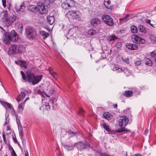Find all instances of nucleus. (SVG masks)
I'll return each instance as SVG.
<instances>
[{
  "label": "nucleus",
  "mask_w": 156,
  "mask_h": 156,
  "mask_svg": "<svg viewBox=\"0 0 156 156\" xmlns=\"http://www.w3.org/2000/svg\"><path fill=\"white\" fill-rule=\"evenodd\" d=\"M2 105L6 108H8L11 112L12 114H14V113L15 112L14 110L12 105L8 103L7 102H4L2 103Z\"/></svg>",
  "instance_id": "nucleus-13"
},
{
  "label": "nucleus",
  "mask_w": 156,
  "mask_h": 156,
  "mask_svg": "<svg viewBox=\"0 0 156 156\" xmlns=\"http://www.w3.org/2000/svg\"><path fill=\"white\" fill-rule=\"evenodd\" d=\"M26 34L27 37L32 39H34L36 36V31L32 27H27L26 30Z\"/></svg>",
  "instance_id": "nucleus-6"
},
{
  "label": "nucleus",
  "mask_w": 156,
  "mask_h": 156,
  "mask_svg": "<svg viewBox=\"0 0 156 156\" xmlns=\"http://www.w3.org/2000/svg\"><path fill=\"white\" fill-rule=\"evenodd\" d=\"M40 35L42 36L44 39L48 37L49 35V33L43 30L40 31Z\"/></svg>",
  "instance_id": "nucleus-28"
},
{
  "label": "nucleus",
  "mask_w": 156,
  "mask_h": 156,
  "mask_svg": "<svg viewBox=\"0 0 156 156\" xmlns=\"http://www.w3.org/2000/svg\"><path fill=\"white\" fill-rule=\"evenodd\" d=\"M28 10L32 12L38 11V7L34 5H29L27 8Z\"/></svg>",
  "instance_id": "nucleus-20"
},
{
  "label": "nucleus",
  "mask_w": 156,
  "mask_h": 156,
  "mask_svg": "<svg viewBox=\"0 0 156 156\" xmlns=\"http://www.w3.org/2000/svg\"><path fill=\"white\" fill-rule=\"evenodd\" d=\"M83 112L84 110L83 109H80L79 112L80 114H82V113H83Z\"/></svg>",
  "instance_id": "nucleus-55"
},
{
  "label": "nucleus",
  "mask_w": 156,
  "mask_h": 156,
  "mask_svg": "<svg viewBox=\"0 0 156 156\" xmlns=\"http://www.w3.org/2000/svg\"><path fill=\"white\" fill-rule=\"evenodd\" d=\"M42 108L44 109V111L45 110L48 111L50 109V106L48 103L46 102L40 108V110H41Z\"/></svg>",
  "instance_id": "nucleus-19"
},
{
  "label": "nucleus",
  "mask_w": 156,
  "mask_h": 156,
  "mask_svg": "<svg viewBox=\"0 0 156 156\" xmlns=\"http://www.w3.org/2000/svg\"><path fill=\"white\" fill-rule=\"evenodd\" d=\"M66 1L69 7L74 6L75 4V2L73 0H66Z\"/></svg>",
  "instance_id": "nucleus-32"
},
{
  "label": "nucleus",
  "mask_w": 156,
  "mask_h": 156,
  "mask_svg": "<svg viewBox=\"0 0 156 156\" xmlns=\"http://www.w3.org/2000/svg\"><path fill=\"white\" fill-rule=\"evenodd\" d=\"M108 133L111 134H115L116 132L115 131L111 130L110 129V130L109 132H108Z\"/></svg>",
  "instance_id": "nucleus-51"
},
{
  "label": "nucleus",
  "mask_w": 156,
  "mask_h": 156,
  "mask_svg": "<svg viewBox=\"0 0 156 156\" xmlns=\"http://www.w3.org/2000/svg\"><path fill=\"white\" fill-rule=\"evenodd\" d=\"M78 150H81L89 146L88 144L86 142H78L76 144Z\"/></svg>",
  "instance_id": "nucleus-10"
},
{
  "label": "nucleus",
  "mask_w": 156,
  "mask_h": 156,
  "mask_svg": "<svg viewBox=\"0 0 156 156\" xmlns=\"http://www.w3.org/2000/svg\"><path fill=\"white\" fill-rule=\"evenodd\" d=\"M25 103L24 102H22L20 104H19L18 107V110L19 112H21L24 109Z\"/></svg>",
  "instance_id": "nucleus-26"
},
{
  "label": "nucleus",
  "mask_w": 156,
  "mask_h": 156,
  "mask_svg": "<svg viewBox=\"0 0 156 156\" xmlns=\"http://www.w3.org/2000/svg\"><path fill=\"white\" fill-rule=\"evenodd\" d=\"M25 6L24 3H23L20 6V8H18L16 7L15 8L16 12L20 13L23 12L25 9Z\"/></svg>",
  "instance_id": "nucleus-21"
},
{
  "label": "nucleus",
  "mask_w": 156,
  "mask_h": 156,
  "mask_svg": "<svg viewBox=\"0 0 156 156\" xmlns=\"http://www.w3.org/2000/svg\"><path fill=\"white\" fill-rule=\"evenodd\" d=\"M12 156H17L15 152L14 151L13 149L12 151Z\"/></svg>",
  "instance_id": "nucleus-52"
},
{
  "label": "nucleus",
  "mask_w": 156,
  "mask_h": 156,
  "mask_svg": "<svg viewBox=\"0 0 156 156\" xmlns=\"http://www.w3.org/2000/svg\"><path fill=\"white\" fill-rule=\"evenodd\" d=\"M47 22L50 25H52L55 21L54 17L53 16H48L47 18Z\"/></svg>",
  "instance_id": "nucleus-23"
},
{
  "label": "nucleus",
  "mask_w": 156,
  "mask_h": 156,
  "mask_svg": "<svg viewBox=\"0 0 156 156\" xmlns=\"http://www.w3.org/2000/svg\"><path fill=\"white\" fill-rule=\"evenodd\" d=\"M9 122V119L7 118L5 119V122L4 124L5 127L6 125H8V123Z\"/></svg>",
  "instance_id": "nucleus-48"
},
{
  "label": "nucleus",
  "mask_w": 156,
  "mask_h": 156,
  "mask_svg": "<svg viewBox=\"0 0 156 156\" xmlns=\"http://www.w3.org/2000/svg\"><path fill=\"white\" fill-rule=\"evenodd\" d=\"M20 65L21 67L24 68H26L27 64L25 62L21 61L20 62Z\"/></svg>",
  "instance_id": "nucleus-42"
},
{
  "label": "nucleus",
  "mask_w": 156,
  "mask_h": 156,
  "mask_svg": "<svg viewBox=\"0 0 156 156\" xmlns=\"http://www.w3.org/2000/svg\"><path fill=\"white\" fill-rule=\"evenodd\" d=\"M131 31V32L134 34L136 33L137 32V27L134 25H133L130 27Z\"/></svg>",
  "instance_id": "nucleus-37"
},
{
  "label": "nucleus",
  "mask_w": 156,
  "mask_h": 156,
  "mask_svg": "<svg viewBox=\"0 0 156 156\" xmlns=\"http://www.w3.org/2000/svg\"><path fill=\"white\" fill-rule=\"evenodd\" d=\"M117 105L116 104L115 105H114V108H116L117 107Z\"/></svg>",
  "instance_id": "nucleus-64"
},
{
  "label": "nucleus",
  "mask_w": 156,
  "mask_h": 156,
  "mask_svg": "<svg viewBox=\"0 0 156 156\" xmlns=\"http://www.w3.org/2000/svg\"><path fill=\"white\" fill-rule=\"evenodd\" d=\"M37 92L38 94H40L43 97L46 96L47 97H49L53 93V91L51 90L49 92V94H46L44 91H41L40 90H38Z\"/></svg>",
  "instance_id": "nucleus-17"
},
{
  "label": "nucleus",
  "mask_w": 156,
  "mask_h": 156,
  "mask_svg": "<svg viewBox=\"0 0 156 156\" xmlns=\"http://www.w3.org/2000/svg\"><path fill=\"white\" fill-rule=\"evenodd\" d=\"M21 74L22 75L23 80L25 81H27L26 77L25 76V74L22 71H21Z\"/></svg>",
  "instance_id": "nucleus-44"
},
{
  "label": "nucleus",
  "mask_w": 156,
  "mask_h": 156,
  "mask_svg": "<svg viewBox=\"0 0 156 156\" xmlns=\"http://www.w3.org/2000/svg\"><path fill=\"white\" fill-rule=\"evenodd\" d=\"M124 62L126 63H128L129 62V60L128 59H122Z\"/></svg>",
  "instance_id": "nucleus-53"
},
{
  "label": "nucleus",
  "mask_w": 156,
  "mask_h": 156,
  "mask_svg": "<svg viewBox=\"0 0 156 156\" xmlns=\"http://www.w3.org/2000/svg\"><path fill=\"white\" fill-rule=\"evenodd\" d=\"M135 64L136 66H140L141 64V62L140 60L135 62Z\"/></svg>",
  "instance_id": "nucleus-45"
},
{
  "label": "nucleus",
  "mask_w": 156,
  "mask_h": 156,
  "mask_svg": "<svg viewBox=\"0 0 156 156\" xmlns=\"http://www.w3.org/2000/svg\"><path fill=\"white\" fill-rule=\"evenodd\" d=\"M37 5L38 7V11L40 14H45L48 12L47 6H45L42 2H38L37 3Z\"/></svg>",
  "instance_id": "nucleus-7"
},
{
  "label": "nucleus",
  "mask_w": 156,
  "mask_h": 156,
  "mask_svg": "<svg viewBox=\"0 0 156 156\" xmlns=\"http://www.w3.org/2000/svg\"><path fill=\"white\" fill-rule=\"evenodd\" d=\"M133 156H142V155L140 154H135Z\"/></svg>",
  "instance_id": "nucleus-60"
},
{
  "label": "nucleus",
  "mask_w": 156,
  "mask_h": 156,
  "mask_svg": "<svg viewBox=\"0 0 156 156\" xmlns=\"http://www.w3.org/2000/svg\"><path fill=\"white\" fill-rule=\"evenodd\" d=\"M118 38L115 35H112L109 36H108L107 39L108 40L110 41L114 42V41L117 39Z\"/></svg>",
  "instance_id": "nucleus-29"
},
{
  "label": "nucleus",
  "mask_w": 156,
  "mask_h": 156,
  "mask_svg": "<svg viewBox=\"0 0 156 156\" xmlns=\"http://www.w3.org/2000/svg\"><path fill=\"white\" fill-rule=\"evenodd\" d=\"M6 0H2V3L3 6L4 8L6 7Z\"/></svg>",
  "instance_id": "nucleus-47"
},
{
  "label": "nucleus",
  "mask_w": 156,
  "mask_h": 156,
  "mask_svg": "<svg viewBox=\"0 0 156 156\" xmlns=\"http://www.w3.org/2000/svg\"><path fill=\"white\" fill-rule=\"evenodd\" d=\"M146 64L149 66H151L152 64V61L148 58H146L145 59Z\"/></svg>",
  "instance_id": "nucleus-40"
},
{
  "label": "nucleus",
  "mask_w": 156,
  "mask_h": 156,
  "mask_svg": "<svg viewBox=\"0 0 156 156\" xmlns=\"http://www.w3.org/2000/svg\"><path fill=\"white\" fill-rule=\"evenodd\" d=\"M129 17V15L128 14L126 15L124 17L120 19V20H126L127 18Z\"/></svg>",
  "instance_id": "nucleus-46"
},
{
  "label": "nucleus",
  "mask_w": 156,
  "mask_h": 156,
  "mask_svg": "<svg viewBox=\"0 0 156 156\" xmlns=\"http://www.w3.org/2000/svg\"><path fill=\"white\" fill-rule=\"evenodd\" d=\"M150 21H151L150 20L146 19V22L147 23H149L150 24Z\"/></svg>",
  "instance_id": "nucleus-56"
},
{
  "label": "nucleus",
  "mask_w": 156,
  "mask_h": 156,
  "mask_svg": "<svg viewBox=\"0 0 156 156\" xmlns=\"http://www.w3.org/2000/svg\"><path fill=\"white\" fill-rule=\"evenodd\" d=\"M102 19L103 22L106 25L109 26H112L114 22L112 18L107 14H104L102 16Z\"/></svg>",
  "instance_id": "nucleus-5"
},
{
  "label": "nucleus",
  "mask_w": 156,
  "mask_h": 156,
  "mask_svg": "<svg viewBox=\"0 0 156 156\" xmlns=\"http://www.w3.org/2000/svg\"><path fill=\"white\" fill-rule=\"evenodd\" d=\"M97 33L95 30L91 29L89 30L87 32V34L88 35L91 36H93Z\"/></svg>",
  "instance_id": "nucleus-35"
},
{
  "label": "nucleus",
  "mask_w": 156,
  "mask_h": 156,
  "mask_svg": "<svg viewBox=\"0 0 156 156\" xmlns=\"http://www.w3.org/2000/svg\"><path fill=\"white\" fill-rule=\"evenodd\" d=\"M25 51V49L24 47L22 45H19L17 47V53H23Z\"/></svg>",
  "instance_id": "nucleus-24"
},
{
  "label": "nucleus",
  "mask_w": 156,
  "mask_h": 156,
  "mask_svg": "<svg viewBox=\"0 0 156 156\" xmlns=\"http://www.w3.org/2000/svg\"><path fill=\"white\" fill-rule=\"evenodd\" d=\"M139 31L142 34H144L147 32V30L143 26L140 25L138 27Z\"/></svg>",
  "instance_id": "nucleus-33"
},
{
  "label": "nucleus",
  "mask_w": 156,
  "mask_h": 156,
  "mask_svg": "<svg viewBox=\"0 0 156 156\" xmlns=\"http://www.w3.org/2000/svg\"><path fill=\"white\" fill-rule=\"evenodd\" d=\"M121 127V128L115 130V131L116 132V133H121V132H125V131H129V130H128V129H127L126 128H125L124 127Z\"/></svg>",
  "instance_id": "nucleus-38"
},
{
  "label": "nucleus",
  "mask_w": 156,
  "mask_h": 156,
  "mask_svg": "<svg viewBox=\"0 0 156 156\" xmlns=\"http://www.w3.org/2000/svg\"><path fill=\"white\" fill-rule=\"evenodd\" d=\"M100 156H108V155L102 153L101 154Z\"/></svg>",
  "instance_id": "nucleus-57"
},
{
  "label": "nucleus",
  "mask_w": 156,
  "mask_h": 156,
  "mask_svg": "<svg viewBox=\"0 0 156 156\" xmlns=\"http://www.w3.org/2000/svg\"><path fill=\"white\" fill-rule=\"evenodd\" d=\"M132 41L137 44H142L145 42L144 39L136 35H133L132 37Z\"/></svg>",
  "instance_id": "nucleus-8"
},
{
  "label": "nucleus",
  "mask_w": 156,
  "mask_h": 156,
  "mask_svg": "<svg viewBox=\"0 0 156 156\" xmlns=\"http://www.w3.org/2000/svg\"><path fill=\"white\" fill-rule=\"evenodd\" d=\"M67 16L70 21L75 20L76 21L81 20L80 13L77 11H70L67 13Z\"/></svg>",
  "instance_id": "nucleus-4"
},
{
  "label": "nucleus",
  "mask_w": 156,
  "mask_h": 156,
  "mask_svg": "<svg viewBox=\"0 0 156 156\" xmlns=\"http://www.w3.org/2000/svg\"><path fill=\"white\" fill-rule=\"evenodd\" d=\"M102 126L103 128L107 131L109 132L110 130V128L108 125L105 123H102Z\"/></svg>",
  "instance_id": "nucleus-39"
},
{
  "label": "nucleus",
  "mask_w": 156,
  "mask_h": 156,
  "mask_svg": "<svg viewBox=\"0 0 156 156\" xmlns=\"http://www.w3.org/2000/svg\"><path fill=\"white\" fill-rule=\"evenodd\" d=\"M62 146L67 151H69L73 149V145L72 144H63Z\"/></svg>",
  "instance_id": "nucleus-22"
},
{
  "label": "nucleus",
  "mask_w": 156,
  "mask_h": 156,
  "mask_svg": "<svg viewBox=\"0 0 156 156\" xmlns=\"http://www.w3.org/2000/svg\"><path fill=\"white\" fill-rule=\"evenodd\" d=\"M48 70H49V73H50L51 75L55 79H57L58 77L57 73L54 72L51 68H49Z\"/></svg>",
  "instance_id": "nucleus-27"
},
{
  "label": "nucleus",
  "mask_w": 156,
  "mask_h": 156,
  "mask_svg": "<svg viewBox=\"0 0 156 156\" xmlns=\"http://www.w3.org/2000/svg\"><path fill=\"white\" fill-rule=\"evenodd\" d=\"M77 28L76 27H73L72 28H71L69 30V34L72 36L75 33H76L77 30Z\"/></svg>",
  "instance_id": "nucleus-30"
},
{
  "label": "nucleus",
  "mask_w": 156,
  "mask_h": 156,
  "mask_svg": "<svg viewBox=\"0 0 156 156\" xmlns=\"http://www.w3.org/2000/svg\"><path fill=\"white\" fill-rule=\"evenodd\" d=\"M26 94L24 93L23 92H21L16 97V100L18 102H19L23 100Z\"/></svg>",
  "instance_id": "nucleus-18"
},
{
  "label": "nucleus",
  "mask_w": 156,
  "mask_h": 156,
  "mask_svg": "<svg viewBox=\"0 0 156 156\" xmlns=\"http://www.w3.org/2000/svg\"><path fill=\"white\" fill-rule=\"evenodd\" d=\"M16 26L17 27L19 31L21 33L23 30V24L22 22L19 21L15 23Z\"/></svg>",
  "instance_id": "nucleus-15"
},
{
  "label": "nucleus",
  "mask_w": 156,
  "mask_h": 156,
  "mask_svg": "<svg viewBox=\"0 0 156 156\" xmlns=\"http://www.w3.org/2000/svg\"><path fill=\"white\" fill-rule=\"evenodd\" d=\"M150 56L151 59L154 60L156 63V54L154 52H151L150 54Z\"/></svg>",
  "instance_id": "nucleus-41"
},
{
  "label": "nucleus",
  "mask_w": 156,
  "mask_h": 156,
  "mask_svg": "<svg viewBox=\"0 0 156 156\" xmlns=\"http://www.w3.org/2000/svg\"><path fill=\"white\" fill-rule=\"evenodd\" d=\"M111 2L110 0H104V4L105 7L107 9H110L111 8L110 5Z\"/></svg>",
  "instance_id": "nucleus-31"
},
{
  "label": "nucleus",
  "mask_w": 156,
  "mask_h": 156,
  "mask_svg": "<svg viewBox=\"0 0 156 156\" xmlns=\"http://www.w3.org/2000/svg\"><path fill=\"white\" fill-rule=\"evenodd\" d=\"M126 46L128 49L131 50H136L138 48L137 46L134 44L127 43Z\"/></svg>",
  "instance_id": "nucleus-16"
},
{
  "label": "nucleus",
  "mask_w": 156,
  "mask_h": 156,
  "mask_svg": "<svg viewBox=\"0 0 156 156\" xmlns=\"http://www.w3.org/2000/svg\"><path fill=\"white\" fill-rule=\"evenodd\" d=\"M27 74L28 82L32 83L33 85L38 83L41 81L42 77L41 75L35 76L31 71L27 72Z\"/></svg>",
  "instance_id": "nucleus-3"
},
{
  "label": "nucleus",
  "mask_w": 156,
  "mask_h": 156,
  "mask_svg": "<svg viewBox=\"0 0 156 156\" xmlns=\"http://www.w3.org/2000/svg\"><path fill=\"white\" fill-rule=\"evenodd\" d=\"M5 127H6V129L8 131H10L11 130V129L10 128V126L8 125H6Z\"/></svg>",
  "instance_id": "nucleus-49"
},
{
  "label": "nucleus",
  "mask_w": 156,
  "mask_h": 156,
  "mask_svg": "<svg viewBox=\"0 0 156 156\" xmlns=\"http://www.w3.org/2000/svg\"><path fill=\"white\" fill-rule=\"evenodd\" d=\"M126 73L124 72L125 75L126 76H129L130 75V73L129 72V71L128 70V69H127V70L126 71Z\"/></svg>",
  "instance_id": "nucleus-50"
},
{
  "label": "nucleus",
  "mask_w": 156,
  "mask_h": 156,
  "mask_svg": "<svg viewBox=\"0 0 156 156\" xmlns=\"http://www.w3.org/2000/svg\"><path fill=\"white\" fill-rule=\"evenodd\" d=\"M3 138L4 140L5 141V135L4 134L3 135Z\"/></svg>",
  "instance_id": "nucleus-62"
},
{
  "label": "nucleus",
  "mask_w": 156,
  "mask_h": 156,
  "mask_svg": "<svg viewBox=\"0 0 156 156\" xmlns=\"http://www.w3.org/2000/svg\"><path fill=\"white\" fill-rule=\"evenodd\" d=\"M16 16L14 15H12L8 17L7 12L4 11L0 14V19L2 20L6 26H9L16 20Z\"/></svg>",
  "instance_id": "nucleus-1"
},
{
  "label": "nucleus",
  "mask_w": 156,
  "mask_h": 156,
  "mask_svg": "<svg viewBox=\"0 0 156 156\" xmlns=\"http://www.w3.org/2000/svg\"><path fill=\"white\" fill-rule=\"evenodd\" d=\"M18 39V36L15 31L13 30L10 34H7L3 36V41L5 44L9 43L11 41H15Z\"/></svg>",
  "instance_id": "nucleus-2"
},
{
  "label": "nucleus",
  "mask_w": 156,
  "mask_h": 156,
  "mask_svg": "<svg viewBox=\"0 0 156 156\" xmlns=\"http://www.w3.org/2000/svg\"><path fill=\"white\" fill-rule=\"evenodd\" d=\"M149 38L151 41L153 43H156V35H150Z\"/></svg>",
  "instance_id": "nucleus-36"
},
{
  "label": "nucleus",
  "mask_w": 156,
  "mask_h": 156,
  "mask_svg": "<svg viewBox=\"0 0 156 156\" xmlns=\"http://www.w3.org/2000/svg\"><path fill=\"white\" fill-rule=\"evenodd\" d=\"M129 121L128 118L126 116L123 115L120 117L119 120V125L121 127L123 126H125L127 123Z\"/></svg>",
  "instance_id": "nucleus-9"
},
{
  "label": "nucleus",
  "mask_w": 156,
  "mask_h": 156,
  "mask_svg": "<svg viewBox=\"0 0 156 156\" xmlns=\"http://www.w3.org/2000/svg\"><path fill=\"white\" fill-rule=\"evenodd\" d=\"M111 69L113 71H115L116 72L118 73H121L122 72H124L126 73V71L127 70V68H119L117 66H115L113 68L112 67Z\"/></svg>",
  "instance_id": "nucleus-12"
},
{
  "label": "nucleus",
  "mask_w": 156,
  "mask_h": 156,
  "mask_svg": "<svg viewBox=\"0 0 156 156\" xmlns=\"http://www.w3.org/2000/svg\"><path fill=\"white\" fill-rule=\"evenodd\" d=\"M29 99V98L28 97H27L26 98L25 100L23 102H24V103H25V102L26 101H27V100H28Z\"/></svg>",
  "instance_id": "nucleus-58"
},
{
  "label": "nucleus",
  "mask_w": 156,
  "mask_h": 156,
  "mask_svg": "<svg viewBox=\"0 0 156 156\" xmlns=\"http://www.w3.org/2000/svg\"><path fill=\"white\" fill-rule=\"evenodd\" d=\"M58 156H62V154L60 151H58Z\"/></svg>",
  "instance_id": "nucleus-59"
},
{
  "label": "nucleus",
  "mask_w": 156,
  "mask_h": 156,
  "mask_svg": "<svg viewBox=\"0 0 156 156\" xmlns=\"http://www.w3.org/2000/svg\"><path fill=\"white\" fill-rule=\"evenodd\" d=\"M123 94L127 97H130L133 95V92L131 90H129L125 91Z\"/></svg>",
  "instance_id": "nucleus-34"
},
{
  "label": "nucleus",
  "mask_w": 156,
  "mask_h": 156,
  "mask_svg": "<svg viewBox=\"0 0 156 156\" xmlns=\"http://www.w3.org/2000/svg\"><path fill=\"white\" fill-rule=\"evenodd\" d=\"M66 2V1H65L62 3L61 5L62 7L64 9H66L69 7L68 5Z\"/></svg>",
  "instance_id": "nucleus-43"
},
{
  "label": "nucleus",
  "mask_w": 156,
  "mask_h": 156,
  "mask_svg": "<svg viewBox=\"0 0 156 156\" xmlns=\"http://www.w3.org/2000/svg\"><path fill=\"white\" fill-rule=\"evenodd\" d=\"M148 129H146L144 132V134L145 135H146L147 134V133H148Z\"/></svg>",
  "instance_id": "nucleus-54"
},
{
  "label": "nucleus",
  "mask_w": 156,
  "mask_h": 156,
  "mask_svg": "<svg viewBox=\"0 0 156 156\" xmlns=\"http://www.w3.org/2000/svg\"><path fill=\"white\" fill-rule=\"evenodd\" d=\"M17 46L15 44H12L9 48L8 53L10 55L17 53Z\"/></svg>",
  "instance_id": "nucleus-11"
},
{
  "label": "nucleus",
  "mask_w": 156,
  "mask_h": 156,
  "mask_svg": "<svg viewBox=\"0 0 156 156\" xmlns=\"http://www.w3.org/2000/svg\"><path fill=\"white\" fill-rule=\"evenodd\" d=\"M150 25L151 26H152V27H154V28H155V27L154 26L155 25H153V24H151V23H150Z\"/></svg>",
  "instance_id": "nucleus-61"
},
{
  "label": "nucleus",
  "mask_w": 156,
  "mask_h": 156,
  "mask_svg": "<svg viewBox=\"0 0 156 156\" xmlns=\"http://www.w3.org/2000/svg\"><path fill=\"white\" fill-rule=\"evenodd\" d=\"M90 24L96 27L98 24L100 23V20L97 18H94L91 20Z\"/></svg>",
  "instance_id": "nucleus-14"
},
{
  "label": "nucleus",
  "mask_w": 156,
  "mask_h": 156,
  "mask_svg": "<svg viewBox=\"0 0 156 156\" xmlns=\"http://www.w3.org/2000/svg\"><path fill=\"white\" fill-rule=\"evenodd\" d=\"M104 118L107 119L108 120L111 119L112 117V115L109 113L106 112L104 113L103 115Z\"/></svg>",
  "instance_id": "nucleus-25"
},
{
  "label": "nucleus",
  "mask_w": 156,
  "mask_h": 156,
  "mask_svg": "<svg viewBox=\"0 0 156 156\" xmlns=\"http://www.w3.org/2000/svg\"><path fill=\"white\" fill-rule=\"evenodd\" d=\"M70 134H74V133L73 132H71L70 133Z\"/></svg>",
  "instance_id": "nucleus-63"
}]
</instances>
